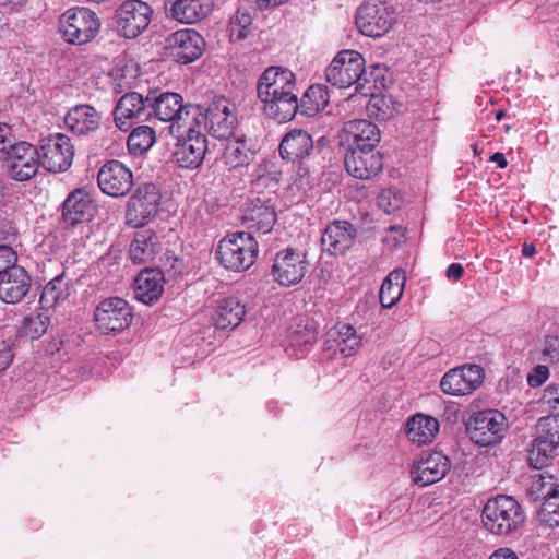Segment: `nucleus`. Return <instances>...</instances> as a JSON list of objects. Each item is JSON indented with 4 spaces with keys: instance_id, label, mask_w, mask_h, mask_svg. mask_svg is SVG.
I'll return each instance as SVG.
<instances>
[{
    "instance_id": "obj_17",
    "label": "nucleus",
    "mask_w": 559,
    "mask_h": 559,
    "mask_svg": "<svg viewBox=\"0 0 559 559\" xmlns=\"http://www.w3.org/2000/svg\"><path fill=\"white\" fill-rule=\"evenodd\" d=\"M8 173L16 181H25L35 176L41 166L38 148L21 141L3 160Z\"/></svg>"
},
{
    "instance_id": "obj_55",
    "label": "nucleus",
    "mask_w": 559,
    "mask_h": 559,
    "mask_svg": "<svg viewBox=\"0 0 559 559\" xmlns=\"http://www.w3.org/2000/svg\"><path fill=\"white\" fill-rule=\"evenodd\" d=\"M13 360L11 347L4 343L0 344V371L7 369Z\"/></svg>"
},
{
    "instance_id": "obj_7",
    "label": "nucleus",
    "mask_w": 559,
    "mask_h": 559,
    "mask_svg": "<svg viewBox=\"0 0 559 559\" xmlns=\"http://www.w3.org/2000/svg\"><path fill=\"white\" fill-rule=\"evenodd\" d=\"M507 427L506 416L497 409L474 413L466 421V432L469 439L481 447L500 442Z\"/></svg>"
},
{
    "instance_id": "obj_10",
    "label": "nucleus",
    "mask_w": 559,
    "mask_h": 559,
    "mask_svg": "<svg viewBox=\"0 0 559 559\" xmlns=\"http://www.w3.org/2000/svg\"><path fill=\"white\" fill-rule=\"evenodd\" d=\"M162 194L154 183L140 185L131 195L127 206V223L133 227H142L157 215L160 209Z\"/></svg>"
},
{
    "instance_id": "obj_24",
    "label": "nucleus",
    "mask_w": 559,
    "mask_h": 559,
    "mask_svg": "<svg viewBox=\"0 0 559 559\" xmlns=\"http://www.w3.org/2000/svg\"><path fill=\"white\" fill-rule=\"evenodd\" d=\"M95 213L96 205L84 189L73 190L62 204V219L70 227L88 223Z\"/></svg>"
},
{
    "instance_id": "obj_13",
    "label": "nucleus",
    "mask_w": 559,
    "mask_h": 559,
    "mask_svg": "<svg viewBox=\"0 0 559 559\" xmlns=\"http://www.w3.org/2000/svg\"><path fill=\"white\" fill-rule=\"evenodd\" d=\"M309 262L304 251L286 248L278 251L274 258L271 275L280 285L289 287L302 281Z\"/></svg>"
},
{
    "instance_id": "obj_57",
    "label": "nucleus",
    "mask_w": 559,
    "mask_h": 559,
    "mask_svg": "<svg viewBox=\"0 0 559 559\" xmlns=\"http://www.w3.org/2000/svg\"><path fill=\"white\" fill-rule=\"evenodd\" d=\"M336 333H337V337L335 340H341V338L348 340V338H352V336L357 334L356 330L352 325L346 324V323L338 324L336 326Z\"/></svg>"
},
{
    "instance_id": "obj_15",
    "label": "nucleus",
    "mask_w": 559,
    "mask_h": 559,
    "mask_svg": "<svg viewBox=\"0 0 559 559\" xmlns=\"http://www.w3.org/2000/svg\"><path fill=\"white\" fill-rule=\"evenodd\" d=\"M194 123L188 124L187 134L178 139L174 152V158L181 168H198L207 150L206 136L194 129Z\"/></svg>"
},
{
    "instance_id": "obj_35",
    "label": "nucleus",
    "mask_w": 559,
    "mask_h": 559,
    "mask_svg": "<svg viewBox=\"0 0 559 559\" xmlns=\"http://www.w3.org/2000/svg\"><path fill=\"white\" fill-rule=\"evenodd\" d=\"M439 430V421L424 414H416L407 421V438L417 444H426L432 441Z\"/></svg>"
},
{
    "instance_id": "obj_48",
    "label": "nucleus",
    "mask_w": 559,
    "mask_h": 559,
    "mask_svg": "<svg viewBox=\"0 0 559 559\" xmlns=\"http://www.w3.org/2000/svg\"><path fill=\"white\" fill-rule=\"evenodd\" d=\"M537 432L550 443L559 444V415H548L537 421Z\"/></svg>"
},
{
    "instance_id": "obj_33",
    "label": "nucleus",
    "mask_w": 559,
    "mask_h": 559,
    "mask_svg": "<svg viewBox=\"0 0 559 559\" xmlns=\"http://www.w3.org/2000/svg\"><path fill=\"white\" fill-rule=\"evenodd\" d=\"M245 316V305L235 297H228L218 302L212 320L217 329L234 330L243 321Z\"/></svg>"
},
{
    "instance_id": "obj_14",
    "label": "nucleus",
    "mask_w": 559,
    "mask_h": 559,
    "mask_svg": "<svg viewBox=\"0 0 559 559\" xmlns=\"http://www.w3.org/2000/svg\"><path fill=\"white\" fill-rule=\"evenodd\" d=\"M153 10L144 1L127 0L116 10V26L126 38H135L150 25Z\"/></svg>"
},
{
    "instance_id": "obj_23",
    "label": "nucleus",
    "mask_w": 559,
    "mask_h": 559,
    "mask_svg": "<svg viewBox=\"0 0 559 559\" xmlns=\"http://www.w3.org/2000/svg\"><path fill=\"white\" fill-rule=\"evenodd\" d=\"M356 236L357 230L353 224L347 221H333L321 236L322 250L330 255H342L354 245Z\"/></svg>"
},
{
    "instance_id": "obj_12",
    "label": "nucleus",
    "mask_w": 559,
    "mask_h": 559,
    "mask_svg": "<svg viewBox=\"0 0 559 559\" xmlns=\"http://www.w3.org/2000/svg\"><path fill=\"white\" fill-rule=\"evenodd\" d=\"M38 152L41 166L55 174L68 170L74 157V147L71 140L62 133L44 138L40 141Z\"/></svg>"
},
{
    "instance_id": "obj_16",
    "label": "nucleus",
    "mask_w": 559,
    "mask_h": 559,
    "mask_svg": "<svg viewBox=\"0 0 559 559\" xmlns=\"http://www.w3.org/2000/svg\"><path fill=\"white\" fill-rule=\"evenodd\" d=\"M484 380V370L478 365H465L448 371L441 379L440 388L449 395H467L478 389Z\"/></svg>"
},
{
    "instance_id": "obj_38",
    "label": "nucleus",
    "mask_w": 559,
    "mask_h": 559,
    "mask_svg": "<svg viewBox=\"0 0 559 559\" xmlns=\"http://www.w3.org/2000/svg\"><path fill=\"white\" fill-rule=\"evenodd\" d=\"M69 296V283L64 278V274H60L52 278L43 289L39 298L41 308H53L59 301L64 300Z\"/></svg>"
},
{
    "instance_id": "obj_50",
    "label": "nucleus",
    "mask_w": 559,
    "mask_h": 559,
    "mask_svg": "<svg viewBox=\"0 0 559 559\" xmlns=\"http://www.w3.org/2000/svg\"><path fill=\"white\" fill-rule=\"evenodd\" d=\"M16 260V253L11 247L0 246V274L4 275L13 267H19Z\"/></svg>"
},
{
    "instance_id": "obj_45",
    "label": "nucleus",
    "mask_w": 559,
    "mask_h": 559,
    "mask_svg": "<svg viewBox=\"0 0 559 559\" xmlns=\"http://www.w3.org/2000/svg\"><path fill=\"white\" fill-rule=\"evenodd\" d=\"M367 109L370 117L381 121L393 118L396 111L392 98L386 96H372Z\"/></svg>"
},
{
    "instance_id": "obj_41",
    "label": "nucleus",
    "mask_w": 559,
    "mask_h": 559,
    "mask_svg": "<svg viewBox=\"0 0 559 559\" xmlns=\"http://www.w3.org/2000/svg\"><path fill=\"white\" fill-rule=\"evenodd\" d=\"M155 130L150 126H139L132 130L128 138V150L132 155L146 153L155 143Z\"/></svg>"
},
{
    "instance_id": "obj_63",
    "label": "nucleus",
    "mask_w": 559,
    "mask_h": 559,
    "mask_svg": "<svg viewBox=\"0 0 559 559\" xmlns=\"http://www.w3.org/2000/svg\"><path fill=\"white\" fill-rule=\"evenodd\" d=\"M522 254L526 258H532L536 254V248L533 243H524L522 247Z\"/></svg>"
},
{
    "instance_id": "obj_36",
    "label": "nucleus",
    "mask_w": 559,
    "mask_h": 559,
    "mask_svg": "<svg viewBox=\"0 0 559 559\" xmlns=\"http://www.w3.org/2000/svg\"><path fill=\"white\" fill-rule=\"evenodd\" d=\"M298 102L300 112L305 116L312 117L328 106V88L322 84H313L308 87Z\"/></svg>"
},
{
    "instance_id": "obj_56",
    "label": "nucleus",
    "mask_w": 559,
    "mask_h": 559,
    "mask_svg": "<svg viewBox=\"0 0 559 559\" xmlns=\"http://www.w3.org/2000/svg\"><path fill=\"white\" fill-rule=\"evenodd\" d=\"M390 195H391L390 191H383L377 198L379 207L389 214L397 207V205H394L391 203Z\"/></svg>"
},
{
    "instance_id": "obj_31",
    "label": "nucleus",
    "mask_w": 559,
    "mask_h": 559,
    "mask_svg": "<svg viewBox=\"0 0 559 559\" xmlns=\"http://www.w3.org/2000/svg\"><path fill=\"white\" fill-rule=\"evenodd\" d=\"M164 274L159 269L146 267L135 278V295L143 304L157 301L164 292Z\"/></svg>"
},
{
    "instance_id": "obj_29",
    "label": "nucleus",
    "mask_w": 559,
    "mask_h": 559,
    "mask_svg": "<svg viewBox=\"0 0 559 559\" xmlns=\"http://www.w3.org/2000/svg\"><path fill=\"white\" fill-rule=\"evenodd\" d=\"M160 249V241L153 229H140L134 233L129 254L133 263L145 264L152 262Z\"/></svg>"
},
{
    "instance_id": "obj_5",
    "label": "nucleus",
    "mask_w": 559,
    "mask_h": 559,
    "mask_svg": "<svg viewBox=\"0 0 559 559\" xmlns=\"http://www.w3.org/2000/svg\"><path fill=\"white\" fill-rule=\"evenodd\" d=\"M59 29L67 43L83 45L96 37L100 29V20L91 9L75 7L61 15Z\"/></svg>"
},
{
    "instance_id": "obj_6",
    "label": "nucleus",
    "mask_w": 559,
    "mask_h": 559,
    "mask_svg": "<svg viewBox=\"0 0 559 559\" xmlns=\"http://www.w3.org/2000/svg\"><path fill=\"white\" fill-rule=\"evenodd\" d=\"M396 17L395 8L388 1L368 0L358 8L355 23L365 36L381 37L391 31Z\"/></svg>"
},
{
    "instance_id": "obj_58",
    "label": "nucleus",
    "mask_w": 559,
    "mask_h": 559,
    "mask_svg": "<svg viewBox=\"0 0 559 559\" xmlns=\"http://www.w3.org/2000/svg\"><path fill=\"white\" fill-rule=\"evenodd\" d=\"M489 559H519V557L510 548H499L491 554Z\"/></svg>"
},
{
    "instance_id": "obj_59",
    "label": "nucleus",
    "mask_w": 559,
    "mask_h": 559,
    "mask_svg": "<svg viewBox=\"0 0 559 559\" xmlns=\"http://www.w3.org/2000/svg\"><path fill=\"white\" fill-rule=\"evenodd\" d=\"M464 273V269L460 263H452L447 270V277L449 280L459 281Z\"/></svg>"
},
{
    "instance_id": "obj_18",
    "label": "nucleus",
    "mask_w": 559,
    "mask_h": 559,
    "mask_svg": "<svg viewBox=\"0 0 559 559\" xmlns=\"http://www.w3.org/2000/svg\"><path fill=\"white\" fill-rule=\"evenodd\" d=\"M100 190L114 198L124 197L133 187L131 170L120 160L106 162L97 174Z\"/></svg>"
},
{
    "instance_id": "obj_30",
    "label": "nucleus",
    "mask_w": 559,
    "mask_h": 559,
    "mask_svg": "<svg viewBox=\"0 0 559 559\" xmlns=\"http://www.w3.org/2000/svg\"><path fill=\"white\" fill-rule=\"evenodd\" d=\"M31 286V277L27 272L19 266L8 271L0 281V299L7 304H15L22 300Z\"/></svg>"
},
{
    "instance_id": "obj_4",
    "label": "nucleus",
    "mask_w": 559,
    "mask_h": 559,
    "mask_svg": "<svg viewBox=\"0 0 559 559\" xmlns=\"http://www.w3.org/2000/svg\"><path fill=\"white\" fill-rule=\"evenodd\" d=\"M151 111L157 119L170 122V133L175 126L180 129L193 121L199 122V116H202V108L192 104H185L181 95L173 92H164L157 96H147Z\"/></svg>"
},
{
    "instance_id": "obj_32",
    "label": "nucleus",
    "mask_w": 559,
    "mask_h": 559,
    "mask_svg": "<svg viewBox=\"0 0 559 559\" xmlns=\"http://www.w3.org/2000/svg\"><path fill=\"white\" fill-rule=\"evenodd\" d=\"M313 148L311 135L301 129L288 132L280 144V154L284 159L296 162L309 156Z\"/></svg>"
},
{
    "instance_id": "obj_43",
    "label": "nucleus",
    "mask_w": 559,
    "mask_h": 559,
    "mask_svg": "<svg viewBox=\"0 0 559 559\" xmlns=\"http://www.w3.org/2000/svg\"><path fill=\"white\" fill-rule=\"evenodd\" d=\"M49 324L50 318L46 312L32 313L24 319L21 333L31 340H37L47 332Z\"/></svg>"
},
{
    "instance_id": "obj_39",
    "label": "nucleus",
    "mask_w": 559,
    "mask_h": 559,
    "mask_svg": "<svg viewBox=\"0 0 559 559\" xmlns=\"http://www.w3.org/2000/svg\"><path fill=\"white\" fill-rule=\"evenodd\" d=\"M558 480L548 473H537L531 476L527 496L534 502L546 501L558 487Z\"/></svg>"
},
{
    "instance_id": "obj_34",
    "label": "nucleus",
    "mask_w": 559,
    "mask_h": 559,
    "mask_svg": "<svg viewBox=\"0 0 559 559\" xmlns=\"http://www.w3.org/2000/svg\"><path fill=\"white\" fill-rule=\"evenodd\" d=\"M165 9L174 20L186 24L203 20L211 10L209 4L202 3V0H174L169 8L167 2Z\"/></svg>"
},
{
    "instance_id": "obj_53",
    "label": "nucleus",
    "mask_w": 559,
    "mask_h": 559,
    "mask_svg": "<svg viewBox=\"0 0 559 559\" xmlns=\"http://www.w3.org/2000/svg\"><path fill=\"white\" fill-rule=\"evenodd\" d=\"M542 401L559 415V384H549L544 390Z\"/></svg>"
},
{
    "instance_id": "obj_3",
    "label": "nucleus",
    "mask_w": 559,
    "mask_h": 559,
    "mask_svg": "<svg viewBox=\"0 0 559 559\" xmlns=\"http://www.w3.org/2000/svg\"><path fill=\"white\" fill-rule=\"evenodd\" d=\"M259 253L258 241L247 231L225 236L217 245L216 257L227 270L242 272L254 264Z\"/></svg>"
},
{
    "instance_id": "obj_52",
    "label": "nucleus",
    "mask_w": 559,
    "mask_h": 559,
    "mask_svg": "<svg viewBox=\"0 0 559 559\" xmlns=\"http://www.w3.org/2000/svg\"><path fill=\"white\" fill-rule=\"evenodd\" d=\"M334 341L336 343V347H337L338 352L344 357H349V356L355 355L361 346V337L358 334L352 336V338H348V340L341 338V340H334Z\"/></svg>"
},
{
    "instance_id": "obj_28",
    "label": "nucleus",
    "mask_w": 559,
    "mask_h": 559,
    "mask_svg": "<svg viewBox=\"0 0 559 559\" xmlns=\"http://www.w3.org/2000/svg\"><path fill=\"white\" fill-rule=\"evenodd\" d=\"M264 114L278 123L290 121L299 110V102L295 90L271 95L262 99Z\"/></svg>"
},
{
    "instance_id": "obj_51",
    "label": "nucleus",
    "mask_w": 559,
    "mask_h": 559,
    "mask_svg": "<svg viewBox=\"0 0 559 559\" xmlns=\"http://www.w3.org/2000/svg\"><path fill=\"white\" fill-rule=\"evenodd\" d=\"M543 359L549 362L559 361V336H546L543 348Z\"/></svg>"
},
{
    "instance_id": "obj_47",
    "label": "nucleus",
    "mask_w": 559,
    "mask_h": 559,
    "mask_svg": "<svg viewBox=\"0 0 559 559\" xmlns=\"http://www.w3.org/2000/svg\"><path fill=\"white\" fill-rule=\"evenodd\" d=\"M539 516L549 526H559V484L548 499L542 502Z\"/></svg>"
},
{
    "instance_id": "obj_8",
    "label": "nucleus",
    "mask_w": 559,
    "mask_h": 559,
    "mask_svg": "<svg viewBox=\"0 0 559 559\" xmlns=\"http://www.w3.org/2000/svg\"><path fill=\"white\" fill-rule=\"evenodd\" d=\"M132 320V307L120 297H110L102 300L94 311L96 329L105 335H116L127 330L131 325Z\"/></svg>"
},
{
    "instance_id": "obj_2",
    "label": "nucleus",
    "mask_w": 559,
    "mask_h": 559,
    "mask_svg": "<svg viewBox=\"0 0 559 559\" xmlns=\"http://www.w3.org/2000/svg\"><path fill=\"white\" fill-rule=\"evenodd\" d=\"M325 78L333 86L346 88L355 85L356 92L367 95L365 86L370 80L365 69V58L358 51H340L326 68Z\"/></svg>"
},
{
    "instance_id": "obj_11",
    "label": "nucleus",
    "mask_w": 559,
    "mask_h": 559,
    "mask_svg": "<svg viewBox=\"0 0 559 559\" xmlns=\"http://www.w3.org/2000/svg\"><path fill=\"white\" fill-rule=\"evenodd\" d=\"M274 198L264 192H252L242 205V222L248 229L267 234L276 221Z\"/></svg>"
},
{
    "instance_id": "obj_1",
    "label": "nucleus",
    "mask_w": 559,
    "mask_h": 559,
    "mask_svg": "<svg viewBox=\"0 0 559 559\" xmlns=\"http://www.w3.org/2000/svg\"><path fill=\"white\" fill-rule=\"evenodd\" d=\"M481 520L485 528L491 534L508 536L522 526L525 514L514 498L500 495L485 503Z\"/></svg>"
},
{
    "instance_id": "obj_54",
    "label": "nucleus",
    "mask_w": 559,
    "mask_h": 559,
    "mask_svg": "<svg viewBox=\"0 0 559 559\" xmlns=\"http://www.w3.org/2000/svg\"><path fill=\"white\" fill-rule=\"evenodd\" d=\"M549 376V370L544 365H537L533 372L527 376V383L532 388L540 386Z\"/></svg>"
},
{
    "instance_id": "obj_46",
    "label": "nucleus",
    "mask_w": 559,
    "mask_h": 559,
    "mask_svg": "<svg viewBox=\"0 0 559 559\" xmlns=\"http://www.w3.org/2000/svg\"><path fill=\"white\" fill-rule=\"evenodd\" d=\"M318 325L313 320H306L305 324H298L292 334V343L296 346L312 345L318 340Z\"/></svg>"
},
{
    "instance_id": "obj_44",
    "label": "nucleus",
    "mask_w": 559,
    "mask_h": 559,
    "mask_svg": "<svg viewBox=\"0 0 559 559\" xmlns=\"http://www.w3.org/2000/svg\"><path fill=\"white\" fill-rule=\"evenodd\" d=\"M252 16L246 9L239 8L230 20L229 32L231 40H242L250 33Z\"/></svg>"
},
{
    "instance_id": "obj_21",
    "label": "nucleus",
    "mask_w": 559,
    "mask_h": 559,
    "mask_svg": "<svg viewBox=\"0 0 559 559\" xmlns=\"http://www.w3.org/2000/svg\"><path fill=\"white\" fill-rule=\"evenodd\" d=\"M344 164L350 176L358 179H369L382 170L383 158L377 150L348 147Z\"/></svg>"
},
{
    "instance_id": "obj_49",
    "label": "nucleus",
    "mask_w": 559,
    "mask_h": 559,
    "mask_svg": "<svg viewBox=\"0 0 559 559\" xmlns=\"http://www.w3.org/2000/svg\"><path fill=\"white\" fill-rule=\"evenodd\" d=\"M17 144L11 127L0 123V160H4Z\"/></svg>"
},
{
    "instance_id": "obj_37",
    "label": "nucleus",
    "mask_w": 559,
    "mask_h": 559,
    "mask_svg": "<svg viewBox=\"0 0 559 559\" xmlns=\"http://www.w3.org/2000/svg\"><path fill=\"white\" fill-rule=\"evenodd\" d=\"M405 273L402 270L392 271L381 285L379 298L382 307H393L402 297L405 286Z\"/></svg>"
},
{
    "instance_id": "obj_40",
    "label": "nucleus",
    "mask_w": 559,
    "mask_h": 559,
    "mask_svg": "<svg viewBox=\"0 0 559 559\" xmlns=\"http://www.w3.org/2000/svg\"><path fill=\"white\" fill-rule=\"evenodd\" d=\"M252 158V153L247 147L245 141L236 139L228 140L223 151V160L229 168H237L240 166L249 165Z\"/></svg>"
},
{
    "instance_id": "obj_42",
    "label": "nucleus",
    "mask_w": 559,
    "mask_h": 559,
    "mask_svg": "<svg viewBox=\"0 0 559 559\" xmlns=\"http://www.w3.org/2000/svg\"><path fill=\"white\" fill-rule=\"evenodd\" d=\"M558 447L559 444L550 443L549 439L542 438V435L537 432L528 454L531 465L535 468L547 465L548 460L552 457Z\"/></svg>"
},
{
    "instance_id": "obj_9",
    "label": "nucleus",
    "mask_w": 559,
    "mask_h": 559,
    "mask_svg": "<svg viewBox=\"0 0 559 559\" xmlns=\"http://www.w3.org/2000/svg\"><path fill=\"white\" fill-rule=\"evenodd\" d=\"M197 126L204 123L207 132L217 139L228 140L234 133L237 123L236 106L224 96H217L212 99L202 116H199Z\"/></svg>"
},
{
    "instance_id": "obj_27",
    "label": "nucleus",
    "mask_w": 559,
    "mask_h": 559,
    "mask_svg": "<svg viewBox=\"0 0 559 559\" xmlns=\"http://www.w3.org/2000/svg\"><path fill=\"white\" fill-rule=\"evenodd\" d=\"M102 123V114L87 104L75 105L64 117L66 127L75 135H88Z\"/></svg>"
},
{
    "instance_id": "obj_19",
    "label": "nucleus",
    "mask_w": 559,
    "mask_h": 559,
    "mask_svg": "<svg viewBox=\"0 0 559 559\" xmlns=\"http://www.w3.org/2000/svg\"><path fill=\"white\" fill-rule=\"evenodd\" d=\"M151 116L150 103L136 92L121 96L114 110L115 124L122 131H128L133 124L145 121Z\"/></svg>"
},
{
    "instance_id": "obj_61",
    "label": "nucleus",
    "mask_w": 559,
    "mask_h": 559,
    "mask_svg": "<svg viewBox=\"0 0 559 559\" xmlns=\"http://www.w3.org/2000/svg\"><path fill=\"white\" fill-rule=\"evenodd\" d=\"M490 160L497 163L500 168H506L508 165L506 156L500 152L492 154Z\"/></svg>"
},
{
    "instance_id": "obj_25",
    "label": "nucleus",
    "mask_w": 559,
    "mask_h": 559,
    "mask_svg": "<svg viewBox=\"0 0 559 559\" xmlns=\"http://www.w3.org/2000/svg\"><path fill=\"white\" fill-rule=\"evenodd\" d=\"M343 132L350 148L376 150L381 140L378 126L366 119L347 121L343 127Z\"/></svg>"
},
{
    "instance_id": "obj_20",
    "label": "nucleus",
    "mask_w": 559,
    "mask_h": 559,
    "mask_svg": "<svg viewBox=\"0 0 559 559\" xmlns=\"http://www.w3.org/2000/svg\"><path fill=\"white\" fill-rule=\"evenodd\" d=\"M203 37L194 29H180L167 38L169 56L177 62L187 64L197 60L204 49Z\"/></svg>"
},
{
    "instance_id": "obj_26",
    "label": "nucleus",
    "mask_w": 559,
    "mask_h": 559,
    "mask_svg": "<svg viewBox=\"0 0 559 559\" xmlns=\"http://www.w3.org/2000/svg\"><path fill=\"white\" fill-rule=\"evenodd\" d=\"M289 90H296L295 74L287 68L270 67L259 78L257 95L262 100Z\"/></svg>"
},
{
    "instance_id": "obj_62",
    "label": "nucleus",
    "mask_w": 559,
    "mask_h": 559,
    "mask_svg": "<svg viewBox=\"0 0 559 559\" xmlns=\"http://www.w3.org/2000/svg\"><path fill=\"white\" fill-rule=\"evenodd\" d=\"M26 0H0V5L11 10L22 7Z\"/></svg>"
},
{
    "instance_id": "obj_64",
    "label": "nucleus",
    "mask_w": 559,
    "mask_h": 559,
    "mask_svg": "<svg viewBox=\"0 0 559 559\" xmlns=\"http://www.w3.org/2000/svg\"><path fill=\"white\" fill-rule=\"evenodd\" d=\"M503 116H504V112H503L502 110H498V111L496 112V119H497L498 121H500V120L502 119V117H503Z\"/></svg>"
},
{
    "instance_id": "obj_22",
    "label": "nucleus",
    "mask_w": 559,
    "mask_h": 559,
    "mask_svg": "<svg viewBox=\"0 0 559 559\" xmlns=\"http://www.w3.org/2000/svg\"><path fill=\"white\" fill-rule=\"evenodd\" d=\"M449 469V459L443 453L435 451L421 455L411 474L416 485L426 487L443 479Z\"/></svg>"
},
{
    "instance_id": "obj_60",
    "label": "nucleus",
    "mask_w": 559,
    "mask_h": 559,
    "mask_svg": "<svg viewBox=\"0 0 559 559\" xmlns=\"http://www.w3.org/2000/svg\"><path fill=\"white\" fill-rule=\"evenodd\" d=\"M259 10H267L285 3L287 0H251Z\"/></svg>"
}]
</instances>
